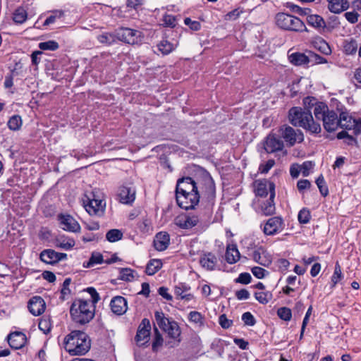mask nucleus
Instances as JSON below:
<instances>
[{"instance_id":"obj_1","label":"nucleus","mask_w":361,"mask_h":361,"mask_svg":"<svg viewBox=\"0 0 361 361\" xmlns=\"http://www.w3.org/2000/svg\"><path fill=\"white\" fill-rule=\"evenodd\" d=\"M63 344L71 355H83L90 350L91 340L85 332L74 330L65 337Z\"/></svg>"},{"instance_id":"obj_2","label":"nucleus","mask_w":361,"mask_h":361,"mask_svg":"<svg viewBox=\"0 0 361 361\" xmlns=\"http://www.w3.org/2000/svg\"><path fill=\"white\" fill-rule=\"evenodd\" d=\"M94 308L95 306L89 301L75 300L70 308L71 319L77 324H87L94 317Z\"/></svg>"},{"instance_id":"obj_3","label":"nucleus","mask_w":361,"mask_h":361,"mask_svg":"<svg viewBox=\"0 0 361 361\" xmlns=\"http://www.w3.org/2000/svg\"><path fill=\"white\" fill-rule=\"evenodd\" d=\"M277 25L286 30L302 32L306 30L304 23L298 18L284 13H278L276 16Z\"/></svg>"},{"instance_id":"obj_4","label":"nucleus","mask_w":361,"mask_h":361,"mask_svg":"<svg viewBox=\"0 0 361 361\" xmlns=\"http://www.w3.org/2000/svg\"><path fill=\"white\" fill-rule=\"evenodd\" d=\"M288 119L294 126L302 127L312 133L321 131L320 125L314 121L312 114H288Z\"/></svg>"},{"instance_id":"obj_5","label":"nucleus","mask_w":361,"mask_h":361,"mask_svg":"<svg viewBox=\"0 0 361 361\" xmlns=\"http://www.w3.org/2000/svg\"><path fill=\"white\" fill-rule=\"evenodd\" d=\"M83 204L87 212L90 215L102 216L104 212L105 203L100 198L97 192L92 191L89 195H85Z\"/></svg>"},{"instance_id":"obj_6","label":"nucleus","mask_w":361,"mask_h":361,"mask_svg":"<svg viewBox=\"0 0 361 361\" xmlns=\"http://www.w3.org/2000/svg\"><path fill=\"white\" fill-rule=\"evenodd\" d=\"M280 136L289 146H293L296 142L300 143L304 140V135L301 130H295L292 127L283 125L279 130Z\"/></svg>"},{"instance_id":"obj_7","label":"nucleus","mask_w":361,"mask_h":361,"mask_svg":"<svg viewBox=\"0 0 361 361\" xmlns=\"http://www.w3.org/2000/svg\"><path fill=\"white\" fill-rule=\"evenodd\" d=\"M255 193L258 197H264L268 194L271 198L275 197V184L267 180H257L254 183Z\"/></svg>"},{"instance_id":"obj_8","label":"nucleus","mask_w":361,"mask_h":361,"mask_svg":"<svg viewBox=\"0 0 361 361\" xmlns=\"http://www.w3.org/2000/svg\"><path fill=\"white\" fill-rule=\"evenodd\" d=\"M117 38L126 43L135 44L141 42V32L128 27H121L116 32Z\"/></svg>"},{"instance_id":"obj_9","label":"nucleus","mask_w":361,"mask_h":361,"mask_svg":"<svg viewBox=\"0 0 361 361\" xmlns=\"http://www.w3.org/2000/svg\"><path fill=\"white\" fill-rule=\"evenodd\" d=\"M200 192H192L188 195L180 193L176 194V199L178 205L185 210L194 209L199 203Z\"/></svg>"},{"instance_id":"obj_10","label":"nucleus","mask_w":361,"mask_h":361,"mask_svg":"<svg viewBox=\"0 0 361 361\" xmlns=\"http://www.w3.org/2000/svg\"><path fill=\"white\" fill-rule=\"evenodd\" d=\"M136 189L131 182L125 183L122 185L118 192V197L120 202L126 204H132L135 200Z\"/></svg>"},{"instance_id":"obj_11","label":"nucleus","mask_w":361,"mask_h":361,"mask_svg":"<svg viewBox=\"0 0 361 361\" xmlns=\"http://www.w3.org/2000/svg\"><path fill=\"white\" fill-rule=\"evenodd\" d=\"M199 181H195L191 177H184L178 179L176 188V194H186L192 192H200L198 190Z\"/></svg>"},{"instance_id":"obj_12","label":"nucleus","mask_w":361,"mask_h":361,"mask_svg":"<svg viewBox=\"0 0 361 361\" xmlns=\"http://www.w3.org/2000/svg\"><path fill=\"white\" fill-rule=\"evenodd\" d=\"M198 188L201 192L207 198L212 199L215 196L216 188L214 182L209 173L204 172L202 174V179L198 180Z\"/></svg>"},{"instance_id":"obj_13","label":"nucleus","mask_w":361,"mask_h":361,"mask_svg":"<svg viewBox=\"0 0 361 361\" xmlns=\"http://www.w3.org/2000/svg\"><path fill=\"white\" fill-rule=\"evenodd\" d=\"M303 105L306 113H329L327 105L313 97H305L303 99Z\"/></svg>"},{"instance_id":"obj_14","label":"nucleus","mask_w":361,"mask_h":361,"mask_svg":"<svg viewBox=\"0 0 361 361\" xmlns=\"http://www.w3.org/2000/svg\"><path fill=\"white\" fill-rule=\"evenodd\" d=\"M284 228L283 220L280 216L269 218L264 226V233L267 235H273L281 233Z\"/></svg>"},{"instance_id":"obj_15","label":"nucleus","mask_w":361,"mask_h":361,"mask_svg":"<svg viewBox=\"0 0 361 361\" xmlns=\"http://www.w3.org/2000/svg\"><path fill=\"white\" fill-rule=\"evenodd\" d=\"M151 330V325L149 320L143 319L139 325L136 336L135 341L137 345L142 346L149 341V334Z\"/></svg>"},{"instance_id":"obj_16","label":"nucleus","mask_w":361,"mask_h":361,"mask_svg":"<svg viewBox=\"0 0 361 361\" xmlns=\"http://www.w3.org/2000/svg\"><path fill=\"white\" fill-rule=\"evenodd\" d=\"M40 259L48 264H54L59 261L67 259L66 253L57 252L51 249H46L41 252L39 255Z\"/></svg>"},{"instance_id":"obj_17","label":"nucleus","mask_w":361,"mask_h":361,"mask_svg":"<svg viewBox=\"0 0 361 361\" xmlns=\"http://www.w3.org/2000/svg\"><path fill=\"white\" fill-rule=\"evenodd\" d=\"M58 220L61 228L64 231L76 233L80 230L78 221L69 214H60L58 216Z\"/></svg>"},{"instance_id":"obj_18","label":"nucleus","mask_w":361,"mask_h":361,"mask_svg":"<svg viewBox=\"0 0 361 361\" xmlns=\"http://www.w3.org/2000/svg\"><path fill=\"white\" fill-rule=\"evenodd\" d=\"M200 218L196 215H180L175 219V224L180 228L189 229L197 226Z\"/></svg>"},{"instance_id":"obj_19","label":"nucleus","mask_w":361,"mask_h":361,"mask_svg":"<svg viewBox=\"0 0 361 361\" xmlns=\"http://www.w3.org/2000/svg\"><path fill=\"white\" fill-rule=\"evenodd\" d=\"M284 147L283 142L275 135L269 134L264 143V150L267 153H274L277 151H281Z\"/></svg>"},{"instance_id":"obj_20","label":"nucleus","mask_w":361,"mask_h":361,"mask_svg":"<svg viewBox=\"0 0 361 361\" xmlns=\"http://www.w3.org/2000/svg\"><path fill=\"white\" fill-rule=\"evenodd\" d=\"M27 307L32 315L39 316L45 310L44 300L40 296L32 297L29 300Z\"/></svg>"},{"instance_id":"obj_21","label":"nucleus","mask_w":361,"mask_h":361,"mask_svg":"<svg viewBox=\"0 0 361 361\" xmlns=\"http://www.w3.org/2000/svg\"><path fill=\"white\" fill-rule=\"evenodd\" d=\"M110 307L114 314L122 315L128 309L127 300L122 296L114 297L111 300Z\"/></svg>"},{"instance_id":"obj_22","label":"nucleus","mask_w":361,"mask_h":361,"mask_svg":"<svg viewBox=\"0 0 361 361\" xmlns=\"http://www.w3.org/2000/svg\"><path fill=\"white\" fill-rule=\"evenodd\" d=\"M11 348L18 350L22 348L26 343V336L21 332H13L7 336Z\"/></svg>"},{"instance_id":"obj_23","label":"nucleus","mask_w":361,"mask_h":361,"mask_svg":"<svg viewBox=\"0 0 361 361\" xmlns=\"http://www.w3.org/2000/svg\"><path fill=\"white\" fill-rule=\"evenodd\" d=\"M170 243V235L167 232L161 231L156 234L154 239V248L158 251L167 249Z\"/></svg>"},{"instance_id":"obj_24","label":"nucleus","mask_w":361,"mask_h":361,"mask_svg":"<svg viewBox=\"0 0 361 361\" xmlns=\"http://www.w3.org/2000/svg\"><path fill=\"white\" fill-rule=\"evenodd\" d=\"M217 262V257L212 252H204L200 258V264L201 266L209 271L214 270Z\"/></svg>"},{"instance_id":"obj_25","label":"nucleus","mask_w":361,"mask_h":361,"mask_svg":"<svg viewBox=\"0 0 361 361\" xmlns=\"http://www.w3.org/2000/svg\"><path fill=\"white\" fill-rule=\"evenodd\" d=\"M323 120L324 128L329 131H334L338 126L341 120L338 117V114H319Z\"/></svg>"},{"instance_id":"obj_26","label":"nucleus","mask_w":361,"mask_h":361,"mask_svg":"<svg viewBox=\"0 0 361 361\" xmlns=\"http://www.w3.org/2000/svg\"><path fill=\"white\" fill-rule=\"evenodd\" d=\"M252 257L256 262L264 267H268L271 263V255L262 247L256 250Z\"/></svg>"},{"instance_id":"obj_27","label":"nucleus","mask_w":361,"mask_h":361,"mask_svg":"<svg viewBox=\"0 0 361 361\" xmlns=\"http://www.w3.org/2000/svg\"><path fill=\"white\" fill-rule=\"evenodd\" d=\"M328 8L331 12L339 13L348 8L349 4L346 0H327Z\"/></svg>"},{"instance_id":"obj_28","label":"nucleus","mask_w":361,"mask_h":361,"mask_svg":"<svg viewBox=\"0 0 361 361\" xmlns=\"http://www.w3.org/2000/svg\"><path fill=\"white\" fill-rule=\"evenodd\" d=\"M225 259L228 264L236 263L240 259V252L235 245L232 244L227 246Z\"/></svg>"},{"instance_id":"obj_29","label":"nucleus","mask_w":361,"mask_h":361,"mask_svg":"<svg viewBox=\"0 0 361 361\" xmlns=\"http://www.w3.org/2000/svg\"><path fill=\"white\" fill-rule=\"evenodd\" d=\"M274 198H271V197L266 201H260L258 200V202L260 204L261 212L263 214L266 216L271 215L275 212V204L274 202Z\"/></svg>"},{"instance_id":"obj_30","label":"nucleus","mask_w":361,"mask_h":361,"mask_svg":"<svg viewBox=\"0 0 361 361\" xmlns=\"http://www.w3.org/2000/svg\"><path fill=\"white\" fill-rule=\"evenodd\" d=\"M290 62L295 66H302L308 63V54L295 52L288 56Z\"/></svg>"},{"instance_id":"obj_31","label":"nucleus","mask_w":361,"mask_h":361,"mask_svg":"<svg viewBox=\"0 0 361 361\" xmlns=\"http://www.w3.org/2000/svg\"><path fill=\"white\" fill-rule=\"evenodd\" d=\"M308 24L315 28L324 29L326 27V23L323 18L317 14L308 15L307 17Z\"/></svg>"},{"instance_id":"obj_32","label":"nucleus","mask_w":361,"mask_h":361,"mask_svg":"<svg viewBox=\"0 0 361 361\" xmlns=\"http://www.w3.org/2000/svg\"><path fill=\"white\" fill-rule=\"evenodd\" d=\"M162 262L161 259H152L147 264L145 273L149 276L155 274L161 267Z\"/></svg>"},{"instance_id":"obj_33","label":"nucleus","mask_w":361,"mask_h":361,"mask_svg":"<svg viewBox=\"0 0 361 361\" xmlns=\"http://www.w3.org/2000/svg\"><path fill=\"white\" fill-rule=\"evenodd\" d=\"M154 318L156 324L163 331L169 325V324L172 319L166 317L162 311H156Z\"/></svg>"},{"instance_id":"obj_34","label":"nucleus","mask_w":361,"mask_h":361,"mask_svg":"<svg viewBox=\"0 0 361 361\" xmlns=\"http://www.w3.org/2000/svg\"><path fill=\"white\" fill-rule=\"evenodd\" d=\"M169 325L164 331L166 332L170 338L177 339L180 335V329L176 322L171 319Z\"/></svg>"},{"instance_id":"obj_35","label":"nucleus","mask_w":361,"mask_h":361,"mask_svg":"<svg viewBox=\"0 0 361 361\" xmlns=\"http://www.w3.org/2000/svg\"><path fill=\"white\" fill-rule=\"evenodd\" d=\"M169 325L164 331L166 332L170 338L177 339L180 335V329L176 322L171 319Z\"/></svg>"},{"instance_id":"obj_36","label":"nucleus","mask_w":361,"mask_h":361,"mask_svg":"<svg viewBox=\"0 0 361 361\" xmlns=\"http://www.w3.org/2000/svg\"><path fill=\"white\" fill-rule=\"evenodd\" d=\"M104 262L103 256L99 252H92L91 257L87 262L83 263V267L89 268L96 264H100Z\"/></svg>"},{"instance_id":"obj_37","label":"nucleus","mask_w":361,"mask_h":361,"mask_svg":"<svg viewBox=\"0 0 361 361\" xmlns=\"http://www.w3.org/2000/svg\"><path fill=\"white\" fill-rule=\"evenodd\" d=\"M159 50L164 55L169 54L174 49L175 46L168 40H161L157 45Z\"/></svg>"},{"instance_id":"obj_38","label":"nucleus","mask_w":361,"mask_h":361,"mask_svg":"<svg viewBox=\"0 0 361 361\" xmlns=\"http://www.w3.org/2000/svg\"><path fill=\"white\" fill-rule=\"evenodd\" d=\"M22 126V119L18 114H14L8 121V126L12 130H18Z\"/></svg>"},{"instance_id":"obj_39","label":"nucleus","mask_w":361,"mask_h":361,"mask_svg":"<svg viewBox=\"0 0 361 361\" xmlns=\"http://www.w3.org/2000/svg\"><path fill=\"white\" fill-rule=\"evenodd\" d=\"M13 19L16 23H23L27 19V12L23 8H18L13 13Z\"/></svg>"},{"instance_id":"obj_40","label":"nucleus","mask_w":361,"mask_h":361,"mask_svg":"<svg viewBox=\"0 0 361 361\" xmlns=\"http://www.w3.org/2000/svg\"><path fill=\"white\" fill-rule=\"evenodd\" d=\"M122 237L123 233L118 229H111L106 234V240L111 243L121 240Z\"/></svg>"},{"instance_id":"obj_41","label":"nucleus","mask_w":361,"mask_h":361,"mask_svg":"<svg viewBox=\"0 0 361 361\" xmlns=\"http://www.w3.org/2000/svg\"><path fill=\"white\" fill-rule=\"evenodd\" d=\"M340 127L342 128L350 129L353 126L354 121H352V118L349 114H339Z\"/></svg>"},{"instance_id":"obj_42","label":"nucleus","mask_w":361,"mask_h":361,"mask_svg":"<svg viewBox=\"0 0 361 361\" xmlns=\"http://www.w3.org/2000/svg\"><path fill=\"white\" fill-rule=\"evenodd\" d=\"M255 299L262 304L268 303L272 298V294L271 292H256L255 293Z\"/></svg>"},{"instance_id":"obj_43","label":"nucleus","mask_w":361,"mask_h":361,"mask_svg":"<svg viewBox=\"0 0 361 361\" xmlns=\"http://www.w3.org/2000/svg\"><path fill=\"white\" fill-rule=\"evenodd\" d=\"M316 184L319 190L321 195L326 197L329 194V189L326 186L324 178L322 175H320L316 180Z\"/></svg>"},{"instance_id":"obj_44","label":"nucleus","mask_w":361,"mask_h":361,"mask_svg":"<svg viewBox=\"0 0 361 361\" xmlns=\"http://www.w3.org/2000/svg\"><path fill=\"white\" fill-rule=\"evenodd\" d=\"M188 319L190 322L202 325L204 323V317L202 314L197 311H192L188 314Z\"/></svg>"},{"instance_id":"obj_45","label":"nucleus","mask_w":361,"mask_h":361,"mask_svg":"<svg viewBox=\"0 0 361 361\" xmlns=\"http://www.w3.org/2000/svg\"><path fill=\"white\" fill-rule=\"evenodd\" d=\"M344 51L346 54H354L357 49V44L355 40L345 41L343 46Z\"/></svg>"},{"instance_id":"obj_46","label":"nucleus","mask_w":361,"mask_h":361,"mask_svg":"<svg viewBox=\"0 0 361 361\" xmlns=\"http://www.w3.org/2000/svg\"><path fill=\"white\" fill-rule=\"evenodd\" d=\"M277 315L281 319L288 322L291 319L292 312L290 308L283 307L278 309Z\"/></svg>"},{"instance_id":"obj_47","label":"nucleus","mask_w":361,"mask_h":361,"mask_svg":"<svg viewBox=\"0 0 361 361\" xmlns=\"http://www.w3.org/2000/svg\"><path fill=\"white\" fill-rule=\"evenodd\" d=\"M135 271L130 268H122L120 270L119 279L126 281H130L134 279Z\"/></svg>"},{"instance_id":"obj_48","label":"nucleus","mask_w":361,"mask_h":361,"mask_svg":"<svg viewBox=\"0 0 361 361\" xmlns=\"http://www.w3.org/2000/svg\"><path fill=\"white\" fill-rule=\"evenodd\" d=\"M59 44L56 41L49 40L39 44V48L42 50L55 51L59 48Z\"/></svg>"},{"instance_id":"obj_49","label":"nucleus","mask_w":361,"mask_h":361,"mask_svg":"<svg viewBox=\"0 0 361 361\" xmlns=\"http://www.w3.org/2000/svg\"><path fill=\"white\" fill-rule=\"evenodd\" d=\"M298 219L300 224H307L311 219L310 210L307 208L302 209L298 213Z\"/></svg>"},{"instance_id":"obj_50","label":"nucleus","mask_w":361,"mask_h":361,"mask_svg":"<svg viewBox=\"0 0 361 361\" xmlns=\"http://www.w3.org/2000/svg\"><path fill=\"white\" fill-rule=\"evenodd\" d=\"M75 245V241L73 239L68 238L67 240H58L56 243V247L68 250Z\"/></svg>"},{"instance_id":"obj_51","label":"nucleus","mask_w":361,"mask_h":361,"mask_svg":"<svg viewBox=\"0 0 361 361\" xmlns=\"http://www.w3.org/2000/svg\"><path fill=\"white\" fill-rule=\"evenodd\" d=\"M342 278V273H341V268L339 265L338 262H336L335 265L334 272L331 276V283H332V288L334 287L337 283Z\"/></svg>"},{"instance_id":"obj_52","label":"nucleus","mask_w":361,"mask_h":361,"mask_svg":"<svg viewBox=\"0 0 361 361\" xmlns=\"http://www.w3.org/2000/svg\"><path fill=\"white\" fill-rule=\"evenodd\" d=\"M97 39L100 43L111 44L115 41V37L113 35L106 32L98 35Z\"/></svg>"},{"instance_id":"obj_53","label":"nucleus","mask_w":361,"mask_h":361,"mask_svg":"<svg viewBox=\"0 0 361 361\" xmlns=\"http://www.w3.org/2000/svg\"><path fill=\"white\" fill-rule=\"evenodd\" d=\"M71 279L70 278H67L64 280V281L63 283L62 288L61 290V295L60 297V298L62 300H65L66 296L71 293V290L69 289V286L71 284Z\"/></svg>"},{"instance_id":"obj_54","label":"nucleus","mask_w":361,"mask_h":361,"mask_svg":"<svg viewBox=\"0 0 361 361\" xmlns=\"http://www.w3.org/2000/svg\"><path fill=\"white\" fill-rule=\"evenodd\" d=\"M326 63V59L324 57L314 54L312 51L308 52V63Z\"/></svg>"},{"instance_id":"obj_55","label":"nucleus","mask_w":361,"mask_h":361,"mask_svg":"<svg viewBox=\"0 0 361 361\" xmlns=\"http://www.w3.org/2000/svg\"><path fill=\"white\" fill-rule=\"evenodd\" d=\"M314 166V163L311 161H306L300 166L301 173L303 176L306 177L310 175V171Z\"/></svg>"},{"instance_id":"obj_56","label":"nucleus","mask_w":361,"mask_h":361,"mask_svg":"<svg viewBox=\"0 0 361 361\" xmlns=\"http://www.w3.org/2000/svg\"><path fill=\"white\" fill-rule=\"evenodd\" d=\"M163 25L167 27H174L176 25L177 20L174 16L165 14L163 17Z\"/></svg>"},{"instance_id":"obj_57","label":"nucleus","mask_w":361,"mask_h":361,"mask_svg":"<svg viewBox=\"0 0 361 361\" xmlns=\"http://www.w3.org/2000/svg\"><path fill=\"white\" fill-rule=\"evenodd\" d=\"M242 320L245 325L250 326H254L256 323L254 316L250 312H246L243 314Z\"/></svg>"},{"instance_id":"obj_58","label":"nucleus","mask_w":361,"mask_h":361,"mask_svg":"<svg viewBox=\"0 0 361 361\" xmlns=\"http://www.w3.org/2000/svg\"><path fill=\"white\" fill-rule=\"evenodd\" d=\"M252 279L251 275L249 273L244 272L239 274L238 277L235 280V283L242 284H248Z\"/></svg>"},{"instance_id":"obj_59","label":"nucleus","mask_w":361,"mask_h":361,"mask_svg":"<svg viewBox=\"0 0 361 361\" xmlns=\"http://www.w3.org/2000/svg\"><path fill=\"white\" fill-rule=\"evenodd\" d=\"M275 161L274 159H269L265 164L259 165V171L262 173H267L274 166Z\"/></svg>"},{"instance_id":"obj_60","label":"nucleus","mask_w":361,"mask_h":361,"mask_svg":"<svg viewBox=\"0 0 361 361\" xmlns=\"http://www.w3.org/2000/svg\"><path fill=\"white\" fill-rule=\"evenodd\" d=\"M252 273L257 279H263L266 276V274H268V271L262 267H254L252 269Z\"/></svg>"},{"instance_id":"obj_61","label":"nucleus","mask_w":361,"mask_h":361,"mask_svg":"<svg viewBox=\"0 0 361 361\" xmlns=\"http://www.w3.org/2000/svg\"><path fill=\"white\" fill-rule=\"evenodd\" d=\"M86 290L91 295V298H92L91 304L94 305V304L97 303L100 299V297H99L98 293L97 292L96 289L93 287H89L87 288Z\"/></svg>"},{"instance_id":"obj_62","label":"nucleus","mask_w":361,"mask_h":361,"mask_svg":"<svg viewBox=\"0 0 361 361\" xmlns=\"http://www.w3.org/2000/svg\"><path fill=\"white\" fill-rule=\"evenodd\" d=\"M63 16L62 11H56L54 15L49 16L44 21V25H49L54 23L56 18H59Z\"/></svg>"},{"instance_id":"obj_63","label":"nucleus","mask_w":361,"mask_h":361,"mask_svg":"<svg viewBox=\"0 0 361 361\" xmlns=\"http://www.w3.org/2000/svg\"><path fill=\"white\" fill-rule=\"evenodd\" d=\"M219 322L221 326L224 329L229 328L233 323L231 320L227 319L225 314H221L219 317Z\"/></svg>"},{"instance_id":"obj_64","label":"nucleus","mask_w":361,"mask_h":361,"mask_svg":"<svg viewBox=\"0 0 361 361\" xmlns=\"http://www.w3.org/2000/svg\"><path fill=\"white\" fill-rule=\"evenodd\" d=\"M311 186V183L307 179L300 180L297 183L298 189L300 192L310 188Z\"/></svg>"}]
</instances>
